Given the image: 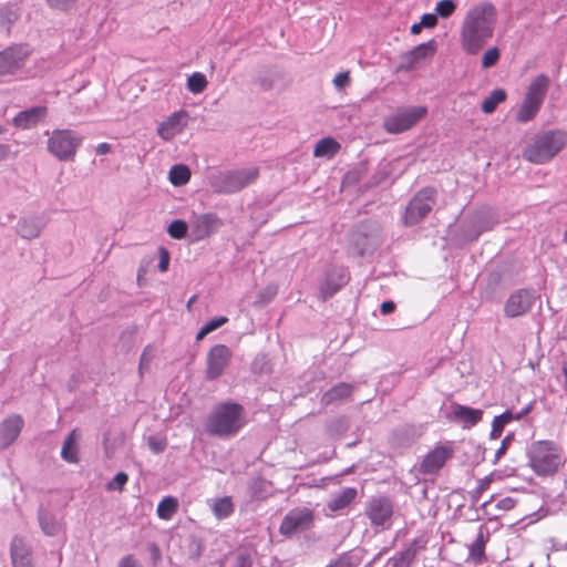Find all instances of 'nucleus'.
<instances>
[{
    "instance_id": "473e14b6",
    "label": "nucleus",
    "mask_w": 567,
    "mask_h": 567,
    "mask_svg": "<svg viewBox=\"0 0 567 567\" xmlns=\"http://www.w3.org/2000/svg\"><path fill=\"white\" fill-rule=\"evenodd\" d=\"M485 540L483 533H478L476 539L468 545V559L474 564H481L485 560Z\"/></svg>"
},
{
    "instance_id": "c85d7f7f",
    "label": "nucleus",
    "mask_w": 567,
    "mask_h": 567,
    "mask_svg": "<svg viewBox=\"0 0 567 567\" xmlns=\"http://www.w3.org/2000/svg\"><path fill=\"white\" fill-rule=\"evenodd\" d=\"M540 103L525 96L517 113V121L522 123L532 121L540 110Z\"/></svg>"
},
{
    "instance_id": "bb28decb",
    "label": "nucleus",
    "mask_w": 567,
    "mask_h": 567,
    "mask_svg": "<svg viewBox=\"0 0 567 567\" xmlns=\"http://www.w3.org/2000/svg\"><path fill=\"white\" fill-rule=\"evenodd\" d=\"M352 385L349 383H339L323 393L321 402L326 405L341 402L348 399L352 393Z\"/></svg>"
},
{
    "instance_id": "9d476101",
    "label": "nucleus",
    "mask_w": 567,
    "mask_h": 567,
    "mask_svg": "<svg viewBox=\"0 0 567 567\" xmlns=\"http://www.w3.org/2000/svg\"><path fill=\"white\" fill-rule=\"evenodd\" d=\"M313 524V513L307 507L289 511L284 517L279 532L286 537L308 530Z\"/></svg>"
},
{
    "instance_id": "39448f33",
    "label": "nucleus",
    "mask_w": 567,
    "mask_h": 567,
    "mask_svg": "<svg viewBox=\"0 0 567 567\" xmlns=\"http://www.w3.org/2000/svg\"><path fill=\"white\" fill-rule=\"evenodd\" d=\"M259 176L256 166L218 171L208 176L209 187L217 194H234L255 183Z\"/></svg>"
},
{
    "instance_id": "393cba45",
    "label": "nucleus",
    "mask_w": 567,
    "mask_h": 567,
    "mask_svg": "<svg viewBox=\"0 0 567 567\" xmlns=\"http://www.w3.org/2000/svg\"><path fill=\"white\" fill-rule=\"evenodd\" d=\"M492 223L482 214L473 217V219L464 226L463 233L470 240L477 239L478 236L491 229Z\"/></svg>"
},
{
    "instance_id": "423d86ee",
    "label": "nucleus",
    "mask_w": 567,
    "mask_h": 567,
    "mask_svg": "<svg viewBox=\"0 0 567 567\" xmlns=\"http://www.w3.org/2000/svg\"><path fill=\"white\" fill-rule=\"evenodd\" d=\"M47 141L48 152L61 162L72 161L82 144V136L68 128L53 130Z\"/></svg>"
},
{
    "instance_id": "bf43d9fd",
    "label": "nucleus",
    "mask_w": 567,
    "mask_h": 567,
    "mask_svg": "<svg viewBox=\"0 0 567 567\" xmlns=\"http://www.w3.org/2000/svg\"><path fill=\"white\" fill-rule=\"evenodd\" d=\"M416 550H417V548H416L414 545H413V546H411V547H409V548L403 553L404 558H405V559H408V560L412 559V558L415 556Z\"/></svg>"
},
{
    "instance_id": "7c9ffc66",
    "label": "nucleus",
    "mask_w": 567,
    "mask_h": 567,
    "mask_svg": "<svg viewBox=\"0 0 567 567\" xmlns=\"http://www.w3.org/2000/svg\"><path fill=\"white\" fill-rule=\"evenodd\" d=\"M61 456L69 463L78 462L76 433L72 431L63 443Z\"/></svg>"
},
{
    "instance_id": "09e8293b",
    "label": "nucleus",
    "mask_w": 567,
    "mask_h": 567,
    "mask_svg": "<svg viewBox=\"0 0 567 567\" xmlns=\"http://www.w3.org/2000/svg\"><path fill=\"white\" fill-rule=\"evenodd\" d=\"M169 252L165 248L159 249V261H158V269L162 272L167 271L168 265H169Z\"/></svg>"
},
{
    "instance_id": "052dcab7",
    "label": "nucleus",
    "mask_w": 567,
    "mask_h": 567,
    "mask_svg": "<svg viewBox=\"0 0 567 567\" xmlns=\"http://www.w3.org/2000/svg\"><path fill=\"white\" fill-rule=\"evenodd\" d=\"M423 28V25L420 23H414L412 27H411V32L413 34H416V33H420L421 29Z\"/></svg>"
},
{
    "instance_id": "2eb2a0df",
    "label": "nucleus",
    "mask_w": 567,
    "mask_h": 567,
    "mask_svg": "<svg viewBox=\"0 0 567 567\" xmlns=\"http://www.w3.org/2000/svg\"><path fill=\"white\" fill-rule=\"evenodd\" d=\"M452 456V450L445 446H436L429 452L420 464L419 472L424 475L436 474Z\"/></svg>"
},
{
    "instance_id": "2f4dec72",
    "label": "nucleus",
    "mask_w": 567,
    "mask_h": 567,
    "mask_svg": "<svg viewBox=\"0 0 567 567\" xmlns=\"http://www.w3.org/2000/svg\"><path fill=\"white\" fill-rule=\"evenodd\" d=\"M168 179L174 186H183L190 179V171L186 165H174L169 169Z\"/></svg>"
},
{
    "instance_id": "603ef678",
    "label": "nucleus",
    "mask_w": 567,
    "mask_h": 567,
    "mask_svg": "<svg viewBox=\"0 0 567 567\" xmlns=\"http://www.w3.org/2000/svg\"><path fill=\"white\" fill-rule=\"evenodd\" d=\"M76 0H48L50 7L55 9L65 10L71 7Z\"/></svg>"
},
{
    "instance_id": "cd10ccee",
    "label": "nucleus",
    "mask_w": 567,
    "mask_h": 567,
    "mask_svg": "<svg viewBox=\"0 0 567 567\" xmlns=\"http://www.w3.org/2000/svg\"><path fill=\"white\" fill-rule=\"evenodd\" d=\"M340 150V144L331 137H324L318 141L315 146L313 155L316 157H332Z\"/></svg>"
},
{
    "instance_id": "a18cd8bd",
    "label": "nucleus",
    "mask_w": 567,
    "mask_h": 567,
    "mask_svg": "<svg viewBox=\"0 0 567 567\" xmlns=\"http://www.w3.org/2000/svg\"><path fill=\"white\" fill-rule=\"evenodd\" d=\"M128 477L127 474L124 472H118L111 482L107 483V489L114 491L118 489L122 491L124 485L126 484Z\"/></svg>"
},
{
    "instance_id": "f8f14e48",
    "label": "nucleus",
    "mask_w": 567,
    "mask_h": 567,
    "mask_svg": "<svg viewBox=\"0 0 567 567\" xmlns=\"http://www.w3.org/2000/svg\"><path fill=\"white\" fill-rule=\"evenodd\" d=\"M349 272L344 267H331L320 284V293L323 299L332 297L349 281Z\"/></svg>"
},
{
    "instance_id": "6e6552de",
    "label": "nucleus",
    "mask_w": 567,
    "mask_h": 567,
    "mask_svg": "<svg viewBox=\"0 0 567 567\" xmlns=\"http://www.w3.org/2000/svg\"><path fill=\"white\" fill-rule=\"evenodd\" d=\"M435 204V190L431 187L421 189L409 203L404 223L413 226L420 223L433 208Z\"/></svg>"
},
{
    "instance_id": "4be33fe9",
    "label": "nucleus",
    "mask_w": 567,
    "mask_h": 567,
    "mask_svg": "<svg viewBox=\"0 0 567 567\" xmlns=\"http://www.w3.org/2000/svg\"><path fill=\"white\" fill-rule=\"evenodd\" d=\"M357 496L358 491L355 487H344L330 498L327 506L331 512H338L349 506Z\"/></svg>"
},
{
    "instance_id": "a19ab883",
    "label": "nucleus",
    "mask_w": 567,
    "mask_h": 567,
    "mask_svg": "<svg viewBox=\"0 0 567 567\" xmlns=\"http://www.w3.org/2000/svg\"><path fill=\"white\" fill-rule=\"evenodd\" d=\"M456 9L453 0H441L436 3L435 13L442 18L451 17Z\"/></svg>"
},
{
    "instance_id": "49530a36",
    "label": "nucleus",
    "mask_w": 567,
    "mask_h": 567,
    "mask_svg": "<svg viewBox=\"0 0 567 567\" xmlns=\"http://www.w3.org/2000/svg\"><path fill=\"white\" fill-rule=\"evenodd\" d=\"M513 440H514V434L513 433L507 434L503 439V441L501 443V446L495 452L494 463H497L506 454V451L508 450V447H509L511 443L513 442Z\"/></svg>"
},
{
    "instance_id": "72a5a7b5",
    "label": "nucleus",
    "mask_w": 567,
    "mask_h": 567,
    "mask_svg": "<svg viewBox=\"0 0 567 567\" xmlns=\"http://www.w3.org/2000/svg\"><path fill=\"white\" fill-rule=\"evenodd\" d=\"M506 99V92L502 89L494 90L482 102V111L486 114L493 113L497 105L504 102Z\"/></svg>"
},
{
    "instance_id": "20e7f679",
    "label": "nucleus",
    "mask_w": 567,
    "mask_h": 567,
    "mask_svg": "<svg viewBox=\"0 0 567 567\" xmlns=\"http://www.w3.org/2000/svg\"><path fill=\"white\" fill-rule=\"evenodd\" d=\"M567 143V134L561 130H549L536 134L523 152L526 161L544 164L556 156Z\"/></svg>"
},
{
    "instance_id": "1a4fd4ad",
    "label": "nucleus",
    "mask_w": 567,
    "mask_h": 567,
    "mask_svg": "<svg viewBox=\"0 0 567 567\" xmlns=\"http://www.w3.org/2000/svg\"><path fill=\"white\" fill-rule=\"evenodd\" d=\"M31 50L19 44L6 48L0 52V75H17L24 68Z\"/></svg>"
},
{
    "instance_id": "412c9836",
    "label": "nucleus",
    "mask_w": 567,
    "mask_h": 567,
    "mask_svg": "<svg viewBox=\"0 0 567 567\" xmlns=\"http://www.w3.org/2000/svg\"><path fill=\"white\" fill-rule=\"evenodd\" d=\"M455 421L463 424L464 427L476 425L483 417V410L456 404L453 409Z\"/></svg>"
},
{
    "instance_id": "79ce46f5",
    "label": "nucleus",
    "mask_w": 567,
    "mask_h": 567,
    "mask_svg": "<svg viewBox=\"0 0 567 567\" xmlns=\"http://www.w3.org/2000/svg\"><path fill=\"white\" fill-rule=\"evenodd\" d=\"M167 231L171 237L182 239L187 233V225L185 221L177 219L169 224Z\"/></svg>"
},
{
    "instance_id": "a211bd4d",
    "label": "nucleus",
    "mask_w": 567,
    "mask_h": 567,
    "mask_svg": "<svg viewBox=\"0 0 567 567\" xmlns=\"http://www.w3.org/2000/svg\"><path fill=\"white\" fill-rule=\"evenodd\" d=\"M10 555L13 567H32L31 548L21 536H14L10 544Z\"/></svg>"
},
{
    "instance_id": "e433bc0d",
    "label": "nucleus",
    "mask_w": 567,
    "mask_h": 567,
    "mask_svg": "<svg viewBox=\"0 0 567 567\" xmlns=\"http://www.w3.org/2000/svg\"><path fill=\"white\" fill-rule=\"evenodd\" d=\"M39 523L43 533L48 536H54L59 532V524L55 519L49 515L48 513L40 511L39 512Z\"/></svg>"
},
{
    "instance_id": "ea45409f",
    "label": "nucleus",
    "mask_w": 567,
    "mask_h": 567,
    "mask_svg": "<svg viewBox=\"0 0 567 567\" xmlns=\"http://www.w3.org/2000/svg\"><path fill=\"white\" fill-rule=\"evenodd\" d=\"M501 59V51L497 47L488 48L482 56V68H493Z\"/></svg>"
},
{
    "instance_id": "0e129e2a",
    "label": "nucleus",
    "mask_w": 567,
    "mask_h": 567,
    "mask_svg": "<svg viewBox=\"0 0 567 567\" xmlns=\"http://www.w3.org/2000/svg\"><path fill=\"white\" fill-rule=\"evenodd\" d=\"M367 251H368V248H362V249H361V251H360V254H364V252H367Z\"/></svg>"
},
{
    "instance_id": "c756f323",
    "label": "nucleus",
    "mask_w": 567,
    "mask_h": 567,
    "mask_svg": "<svg viewBox=\"0 0 567 567\" xmlns=\"http://www.w3.org/2000/svg\"><path fill=\"white\" fill-rule=\"evenodd\" d=\"M513 421H515V417L514 413L511 410H507L501 415L495 416L492 422L489 439L497 440L498 437H501L504 427Z\"/></svg>"
},
{
    "instance_id": "0eeeda50",
    "label": "nucleus",
    "mask_w": 567,
    "mask_h": 567,
    "mask_svg": "<svg viewBox=\"0 0 567 567\" xmlns=\"http://www.w3.org/2000/svg\"><path fill=\"white\" fill-rule=\"evenodd\" d=\"M426 113L427 109L421 105L399 107L384 118L383 128L390 134L405 132L420 122Z\"/></svg>"
},
{
    "instance_id": "e2e57ef3",
    "label": "nucleus",
    "mask_w": 567,
    "mask_h": 567,
    "mask_svg": "<svg viewBox=\"0 0 567 567\" xmlns=\"http://www.w3.org/2000/svg\"><path fill=\"white\" fill-rule=\"evenodd\" d=\"M485 488V484H481L480 487H478V491H483Z\"/></svg>"
},
{
    "instance_id": "b1692460",
    "label": "nucleus",
    "mask_w": 567,
    "mask_h": 567,
    "mask_svg": "<svg viewBox=\"0 0 567 567\" xmlns=\"http://www.w3.org/2000/svg\"><path fill=\"white\" fill-rule=\"evenodd\" d=\"M207 504L217 519L228 518L235 511L230 496L210 498L207 501Z\"/></svg>"
},
{
    "instance_id": "f257e3e1",
    "label": "nucleus",
    "mask_w": 567,
    "mask_h": 567,
    "mask_svg": "<svg viewBox=\"0 0 567 567\" xmlns=\"http://www.w3.org/2000/svg\"><path fill=\"white\" fill-rule=\"evenodd\" d=\"M497 10L491 2H481L465 14L460 28V44L467 55H477L494 37Z\"/></svg>"
},
{
    "instance_id": "dca6fc26",
    "label": "nucleus",
    "mask_w": 567,
    "mask_h": 567,
    "mask_svg": "<svg viewBox=\"0 0 567 567\" xmlns=\"http://www.w3.org/2000/svg\"><path fill=\"white\" fill-rule=\"evenodd\" d=\"M187 113L177 111L163 121L157 128L158 136L164 141H171L181 134L186 126Z\"/></svg>"
},
{
    "instance_id": "58836bf2",
    "label": "nucleus",
    "mask_w": 567,
    "mask_h": 567,
    "mask_svg": "<svg viewBox=\"0 0 567 567\" xmlns=\"http://www.w3.org/2000/svg\"><path fill=\"white\" fill-rule=\"evenodd\" d=\"M228 321V318L226 317H216L212 320H209L207 323H205L199 331L196 334V340L199 341L204 339L208 333L215 331L223 324H225Z\"/></svg>"
},
{
    "instance_id": "f704fd0d",
    "label": "nucleus",
    "mask_w": 567,
    "mask_h": 567,
    "mask_svg": "<svg viewBox=\"0 0 567 567\" xmlns=\"http://www.w3.org/2000/svg\"><path fill=\"white\" fill-rule=\"evenodd\" d=\"M436 50L435 42L433 40L421 43L415 47L412 51L408 53V58L410 62H416L419 60L425 59L429 55L434 54Z\"/></svg>"
},
{
    "instance_id": "6e6d98bb",
    "label": "nucleus",
    "mask_w": 567,
    "mask_h": 567,
    "mask_svg": "<svg viewBox=\"0 0 567 567\" xmlns=\"http://www.w3.org/2000/svg\"><path fill=\"white\" fill-rule=\"evenodd\" d=\"M111 150H112L111 144H109V143H100V144L96 146L95 152H96V154H99V155H104V154L110 153V152H111Z\"/></svg>"
},
{
    "instance_id": "a878e982",
    "label": "nucleus",
    "mask_w": 567,
    "mask_h": 567,
    "mask_svg": "<svg viewBox=\"0 0 567 567\" xmlns=\"http://www.w3.org/2000/svg\"><path fill=\"white\" fill-rule=\"evenodd\" d=\"M218 226V218L214 214L199 215L194 220L197 238H205Z\"/></svg>"
},
{
    "instance_id": "f03ea898",
    "label": "nucleus",
    "mask_w": 567,
    "mask_h": 567,
    "mask_svg": "<svg viewBox=\"0 0 567 567\" xmlns=\"http://www.w3.org/2000/svg\"><path fill=\"white\" fill-rule=\"evenodd\" d=\"M247 423L243 405L236 402L217 404L207 416L205 429L218 437L235 436Z\"/></svg>"
},
{
    "instance_id": "c9c22d12",
    "label": "nucleus",
    "mask_w": 567,
    "mask_h": 567,
    "mask_svg": "<svg viewBox=\"0 0 567 567\" xmlns=\"http://www.w3.org/2000/svg\"><path fill=\"white\" fill-rule=\"evenodd\" d=\"M177 507V499L175 497L167 496L163 498L157 505V515L162 519H171L173 515L176 513Z\"/></svg>"
},
{
    "instance_id": "f3484780",
    "label": "nucleus",
    "mask_w": 567,
    "mask_h": 567,
    "mask_svg": "<svg viewBox=\"0 0 567 567\" xmlns=\"http://www.w3.org/2000/svg\"><path fill=\"white\" fill-rule=\"evenodd\" d=\"M48 224L45 215H32L21 218L17 224L18 234L24 239H33L40 236Z\"/></svg>"
},
{
    "instance_id": "4468645a",
    "label": "nucleus",
    "mask_w": 567,
    "mask_h": 567,
    "mask_svg": "<svg viewBox=\"0 0 567 567\" xmlns=\"http://www.w3.org/2000/svg\"><path fill=\"white\" fill-rule=\"evenodd\" d=\"M393 514V505L389 498H372L367 507V515L372 525L386 526Z\"/></svg>"
},
{
    "instance_id": "4d7b16f0",
    "label": "nucleus",
    "mask_w": 567,
    "mask_h": 567,
    "mask_svg": "<svg viewBox=\"0 0 567 567\" xmlns=\"http://www.w3.org/2000/svg\"><path fill=\"white\" fill-rule=\"evenodd\" d=\"M10 154V146L8 144H0V163L6 161Z\"/></svg>"
},
{
    "instance_id": "ddd939ff",
    "label": "nucleus",
    "mask_w": 567,
    "mask_h": 567,
    "mask_svg": "<svg viewBox=\"0 0 567 567\" xmlns=\"http://www.w3.org/2000/svg\"><path fill=\"white\" fill-rule=\"evenodd\" d=\"M534 293L528 289H519L507 299L504 312L509 318L525 315L533 306Z\"/></svg>"
},
{
    "instance_id": "8fccbe9b",
    "label": "nucleus",
    "mask_w": 567,
    "mask_h": 567,
    "mask_svg": "<svg viewBox=\"0 0 567 567\" xmlns=\"http://www.w3.org/2000/svg\"><path fill=\"white\" fill-rule=\"evenodd\" d=\"M350 82V76L348 72L338 73L333 79L334 86L340 90L347 86Z\"/></svg>"
},
{
    "instance_id": "37998d69",
    "label": "nucleus",
    "mask_w": 567,
    "mask_h": 567,
    "mask_svg": "<svg viewBox=\"0 0 567 567\" xmlns=\"http://www.w3.org/2000/svg\"><path fill=\"white\" fill-rule=\"evenodd\" d=\"M155 357V348L152 346H147L140 359V372L143 373L144 370H147L152 360Z\"/></svg>"
},
{
    "instance_id": "7ed1b4c3",
    "label": "nucleus",
    "mask_w": 567,
    "mask_h": 567,
    "mask_svg": "<svg viewBox=\"0 0 567 567\" xmlns=\"http://www.w3.org/2000/svg\"><path fill=\"white\" fill-rule=\"evenodd\" d=\"M530 468L538 476H553L565 465L561 446L551 440L536 441L528 450Z\"/></svg>"
},
{
    "instance_id": "3c124183",
    "label": "nucleus",
    "mask_w": 567,
    "mask_h": 567,
    "mask_svg": "<svg viewBox=\"0 0 567 567\" xmlns=\"http://www.w3.org/2000/svg\"><path fill=\"white\" fill-rule=\"evenodd\" d=\"M437 23V16L436 13H425L421 18V24L423 28H433Z\"/></svg>"
},
{
    "instance_id": "680f3d73",
    "label": "nucleus",
    "mask_w": 567,
    "mask_h": 567,
    "mask_svg": "<svg viewBox=\"0 0 567 567\" xmlns=\"http://www.w3.org/2000/svg\"><path fill=\"white\" fill-rule=\"evenodd\" d=\"M563 371H564V375H565V380H566V384H567V365L564 367Z\"/></svg>"
},
{
    "instance_id": "4c0bfd02",
    "label": "nucleus",
    "mask_w": 567,
    "mask_h": 567,
    "mask_svg": "<svg viewBox=\"0 0 567 567\" xmlns=\"http://www.w3.org/2000/svg\"><path fill=\"white\" fill-rule=\"evenodd\" d=\"M207 84L205 74L200 72H195L187 79V89L193 94L202 93L207 87Z\"/></svg>"
},
{
    "instance_id": "6ab92c4d",
    "label": "nucleus",
    "mask_w": 567,
    "mask_h": 567,
    "mask_svg": "<svg viewBox=\"0 0 567 567\" xmlns=\"http://www.w3.org/2000/svg\"><path fill=\"white\" fill-rule=\"evenodd\" d=\"M23 426V420L19 415H12L0 424V449L9 447L19 436Z\"/></svg>"
},
{
    "instance_id": "c03bdc74",
    "label": "nucleus",
    "mask_w": 567,
    "mask_h": 567,
    "mask_svg": "<svg viewBox=\"0 0 567 567\" xmlns=\"http://www.w3.org/2000/svg\"><path fill=\"white\" fill-rule=\"evenodd\" d=\"M231 567H254L251 554L248 551H239L235 556Z\"/></svg>"
},
{
    "instance_id": "5fc2aeb1",
    "label": "nucleus",
    "mask_w": 567,
    "mask_h": 567,
    "mask_svg": "<svg viewBox=\"0 0 567 567\" xmlns=\"http://www.w3.org/2000/svg\"><path fill=\"white\" fill-rule=\"evenodd\" d=\"M395 305L392 301H384L381 303L380 310L383 315H390L394 311Z\"/></svg>"
},
{
    "instance_id": "13d9d810",
    "label": "nucleus",
    "mask_w": 567,
    "mask_h": 567,
    "mask_svg": "<svg viewBox=\"0 0 567 567\" xmlns=\"http://www.w3.org/2000/svg\"><path fill=\"white\" fill-rule=\"evenodd\" d=\"M532 410V403L526 405L520 412L514 414L515 421H518L523 419L525 415H527Z\"/></svg>"
},
{
    "instance_id": "aec40b11",
    "label": "nucleus",
    "mask_w": 567,
    "mask_h": 567,
    "mask_svg": "<svg viewBox=\"0 0 567 567\" xmlns=\"http://www.w3.org/2000/svg\"><path fill=\"white\" fill-rule=\"evenodd\" d=\"M47 116L45 106H33L25 111L19 112L14 118L13 124L18 128L28 130L35 126L38 123L44 120Z\"/></svg>"
},
{
    "instance_id": "9b49d317",
    "label": "nucleus",
    "mask_w": 567,
    "mask_h": 567,
    "mask_svg": "<svg viewBox=\"0 0 567 567\" xmlns=\"http://www.w3.org/2000/svg\"><path fill=\"white\" fill-rule=\"evenodd\" d=\"M230 359L231 351L227 346H214L206 358V378L208 380L218 379L228 367Z\"/></svg>"
},
{
    "instance_id": "864d4df0",
    "label": "nucleus",
    "mask_w": 567,
    "mask_h": 567,
    "mask_svg": "<svg viewBox=\"0 0 567 567\" xmlns=\"http://www.w3.org/2000/svg\"><path fill=\"white\" fill-rule=\"evenodd\" d=\"M118 567H137V564L134 557L128 555L121 559Z\"/></svg>"
},
{
    "instance_id": "5701e85b",
    "label": "nucleus",
    "mask_w": 567,
    "mask_h": 567,
    "mask_svg": "<svg viewBox=\"0 0 567 567\" xmlns=\"http://www.w3.org/2000/svg\"><path fill=\"white\" fill-rule=\"evenodd\" d=\"M550 80L545 74L537 75L529 84L526 97L543 104L549 87Z\"/></svg>"
},
{
    "instance_id": "de8ad7c7",
    "label": "nucleus",
    "mask_w": 567,
    "mask_h": 567,
    "mask_svg": "<svg viewBox=\"0 0 567 567\" xmlns=\"http://www.w3.org/2000/svg\"><path fill=\"white\" fill-rule=\"evenodd\" d=\"M148 446L154 453H161L166 447V442L164 440L157 439L155 436L148 437Z\"/></svg>"
}]
</instances>
